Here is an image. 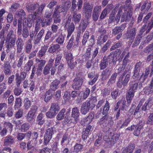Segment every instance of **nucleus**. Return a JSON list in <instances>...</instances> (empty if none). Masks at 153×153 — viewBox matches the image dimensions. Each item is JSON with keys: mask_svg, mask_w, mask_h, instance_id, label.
Wrapping results in <instances>:
<instances>
[{"mask_svg": "<svg viewBox=\"0 0 153 153\" xmlns=\"http://www.w3.org/2000/svg\"><path fill=\"white\" fill-rule=\"evenodd\" d=\"M83 9L85 14H87L88 16L91 15L93 9L92 6L88 3H85L84 4Z\"/></svg>", "mask_w": 153, "mask_h": 153, "instance_id": "4468645a", "label": "nucleus"}, {"mask_svg": "<svg viewBox=\"0 0 153 153\" xmlns=\"http://www.w3.org/2000/svg\"><path fill=\"white\" fill-rule=\"evenodd\" d=\"M33 61L32 60H29L25 65L24 69L25 71H29L31 68V67L33 64Z\"/></svg>", "mask_w": 153, "mask_h": 153, "instance_id": "a19ab883", "label": "nucleus"}, {"mask_svg": "<svg viewBox=\"0 0 153 153\" xmlns=\"http://www.w3.org/2000/svg\"><path fill=\"white\" fill-rule=\"evenodd\" d=\"M147 122V124L151 125L153 124V112L150 114Z\"/></svg>", "mask_w": 153, "mask_h": 153, "instance_id": "0e129e2a", "label": "nucleus"}, {"mask_svg": "<svg viewBox=\"0 0 153 153\" xmlns=\"http://www.w3.org/2000/svg\"><path fill=\"white\" fill-rule=\"evenodd\" d=\"M117 76V74L116 73H114L112 75L111 78L108 82V83L109 85H110V84H112L115 82Z\"/></svg>", "mask_w": 153, "mask_h": 153, "instance_id": "de8ad7c7", "label": "nucleus"}, {"mask_svg": "<svg viewBox=\"0 0 153 153\" xmlns=\"http://www.w3.org/2000/svg\"><path fill=\"white\" fill-rule=\"evenodd\" d=\"M107 12V8H105L102 12L100 18V19H104L106 16Z\"/></svg>", "mask_w": 153, "mask_h": 153, "instance_id": "774afa93", "label": "nucleus"}, {"mask_svg": "<svg viewBox=\"0 0 153 153\" xmlns=\"http://www.w3.org/2000/svg\"><path fill=\"white\" fill-rule=\"evenodd\" d=\"M32 47V45L31 43V41L30 40L26 42V45L25 46V51L26 53H29L31 50Z\"/></svg>", "mask_w": 153, "mask_h": 153, "instance_id": "5701e85b", "label": "nucleus"}, {"mask_svg": "<svg viewBox=\"0 0 153 153\" xmlns=\"http://www.w3.org/2000/svg\"><path fill=\"white\" fill-rule=\"evenodd\" d=\"M142 82L140 81V82H137L135 80L131 81L129 83V90L135 92L138 87L141 88L142 87Z\"/></svg>", "mask_w": 153, "mask_h": 153, "instance_id": "39448f33", "label": "nucleus"}, {"mask_svg": "<svg viewBox=\"0 0 153 153\" xmlns=\"http://www.w3.org/2000/svg\"><path fill=\"white\" fill-rule=\"evenodd\" d=\"M47 49V47L45 46L42 47L41 49L38 52V56L41 58L45 54Z\"/></svg>", "mask_w": 153, "mask_h": 153, "instance_id": "c9c22d12", "label": "nucleus"}, {"mask_svg": "<svg viewBox=\"0 0 153 153\" xmlns=\"http://www.w3.org/2000/svg\"><path fill=\"white\" fill-rule=\"evenodd\" d=\"M125 12L123 13L122 16L121 22H128L129 19L131 18L132 15V13L131 10H128V11L127 10H124Z\"/></svg>", "mask_w": 153, "mask_h": 153, "instance_id": "9b49d317", "label": "nucleus"}, {"mask_svg": "<svg viewBox=\"0 0 153 153\" xmlns=\"http://www.w3.org/2000/svg\"><path fill=\"white\" fill-rule=\"evenodd\" d=\"M123 1L125 2V4L121 6L119 8L117 16L118 21L120 20L121 14H122L123 10V9L125 10H127V9L128 8L131 3L130 0H123Z\"/></svg>", "mask_w": 153, "mask_h": 153, "instance_id": "0eeeda50", "label": "nucleus"}, {"mask_svg": "<svg viewBox=\"0 0 153 153\" xmlns=\"http://www.w3.org/2000/svg\"><path fill=\"white\" fill-rule=\"evenodd\" d=\"M126 27V24H123L120 27H116L113 30L112 33L116 35L119 33L120 32L123 31Z\"/></svg>", "mask_w": 153, "mask_h": 153, "instance_id": "a211bd4d", "label": "nucleus"}, {"mask_svg": "<svg viewBox=\"0 0 153 153\" xmlns=\"http://www.w3.org/2000/svg\"><path fill=\"white\" fill-rule=\"evenodd\" d=\"M51 68L46 65L44 68L43 71V73L45 75H47L49 74Z\"/></svg>", "mask_w": 153, "mask_h": 153, "instance_id": "338daca9", "label": "nucleus"}, {"mask_svg": "<svg viewBox=\"0 0 153 153\" xmlns=\"http://www.w3.org/2000/svg\"><path fill=\"white\" fill-rule=\"evenodd\" d=\"M22 100L20 98H17L16 99L14 108L15 109L20 108L21 106Z\"/></svg>", "mask_w": 153, "mask_h": 153, "instance_id": "c03bdc74", "label": "nucleus"}, {"mask_svg": "<svg viewBox=\"0 0 153 153\" xmlns=\"http://www.w3.org/2000/svg\"><path fill=\"white\" fill-rule=\"evenodd\" d=\"M22 21L21 19H20L19 20L18 24V29L17 33L18 35H20L21 34V31L22 29Z\"/></svg>", "mask_w": 153, "mask_h": 153, "instance_id": "8fccbe9b", "label": "nucleus"}, {"mask_svg": "<svg viewBox=\"0 0 153 153\" xmlns=\"http://www.w3.org/2000/svg\"><path fill=\"white\" fill-rule=\"evenodd\" d=\"M130 52L128 48L125 49L120 55L119 59L122 60L123 59L122 64V67L119 68V71H122L125 68L127 64L130 62V60L128 59L129 57Z\"/></svg>", "mask_w": 153, "mask_h": 153, "instance_id": "f03ea898", "label": "nucleus"}, {"mask_svg": "<svg viewBox=\"0 0 153 153\" xmlns=\"http://www.w3.org/2000/svg\"><path fill=\"white\" fill-rule=\"evenodd\" d=\"M134 146L132 144L129 146L127 149H124L122 153H131L134 149Z\"/></svg>", "mask_w": 153, "mask_h": 153, "instance_id": "e433bc0d", "label": "nucleus"}, {"mask_svg": "<svg viewBox=\"0 0 153 153\" xmlns=\"http://www.w3.org/2000/svg\"><path fill=\"white\" fill-rule=\"evenodd\" d=\"M135 93L128 90L127 93L126 94V98L127 102L128 104H130L131 103V101Z\"/></svg>", "mask_w": 153, "mask_h": 153, "instance_id": "aec40b11", "label": "nucleus"}, {"mask_svg": "<svg viewBox=\"0 0 153 153\" xmlns=\"http://www.w3.org/2000/svg\"><path fill=\"white\" fill-rule=\"evenodd\" d=\"M94 107V104H91V105L90 102L89 101L87 100L84 102L81 106L80 109L81 112L83 114H86L89 111L90 108L92 109Z\"/></svg>", "mask_w": 153, "mask_h": 153, "instance_id": "20e7f679", "label": "nucleus"}, {"mask_svg": "<svg viewBox=\"0 0 153 153\" xmlns=\"http://www.w3.org/2000/svg\"><path fill=\"white\" fill-rule=\"evenodd\" d=\"M65 11V8L64 7L62 6H57L55 8L54 13L57 14H59L61 12H63Z\"/></svg>", "mask_w": 153, "mask_h": 153, "instance_id": "cd10ccee", "label": "nucleus"}, {"mask_svg": "<svg viewBox=\"0 0 153 153\" xmlns=\"http://www.w3.org/2000/svg\"><path fill=\"white\" fill-rule=\"evenodd\" d=\"M83 146L81 144H76L74 147V152H78L82 149Z\"/></svg>", "mask_w": 153, "mask_h": 153, "instance_id": "bf43d9fd", "label": "nucleus"}, {"mask_svg": "<svg viewBox=\"0 0 153 153\" xmlns=\"http://www.w3.org/2000/svg\"><path fill=\"white\" fill-rule=\"evenodd\" d=\"M67 62L71 69L74 68V65L73 62V58L72 54L71 53H66L65 55Z\"/></svg>", "mask_w": 153, "mask_h": 153, "instance_id": "1a4fd4ad", "label": "nucleus"}, {"mask_svg": "<svg viewBox=\"0 0 153 153\" xmlns=\"http://www.w3.org/2000/svg\"><path fill=\"white\" fill-rule=\"evenodd\" d=\"M75 28L74 24L72 22L69 24L67 29L68 34L67 36V39H68L72 33L74 31Z\"/></svg>", "mask_w": 153, "mask_h": 153, "instance_id": "f3484780", "label": "nucleus"}, {"mask_svg": "<svg viewBox=\"0 0 153 153\" xmlns=\"http://www.w3.org/2000/svg\"><path fill=\"white\" fill-rule=\"evenodd\" d=\"M136 33V30L135 28H133L128 30L126 34V38L127 39H129L131 43L133 42Z\"/></svg>", "mask_w": 153, "mask_h": 153, "instance_id": "423d86ee", "label": "nucleus"}, {"mask_svg": "<svg viewBox=\"0 0 153 153\" xmlns=\"http://www.w3.org/2000/svg\"><path fill=\"white\" fill-rule=\"evenodd\" d=\"M150 67H151L149 66V67L146 68L144 75L143 76V74H142L141 76L139 79L141 82H143L146 79L150 72Z\"/></svg>", "mask_w": 153, "mask_h": 153, "instance_id": "6ab92c4d", "label": "nucleus"}, {"mask_svg": "<svg viewBox=\"0 0 153 153\" xmlns=\"http://www.w3.org/2000/svg\"><path fill=\"white\" fill-rule=\"evenodd\" d=\"M59 110V107L57 104L53 103L51 107L50 111L53 112L56 114Z\"/></svg>", "mask_w": 153, "mask_h": 153, "instance_id": "b1692460", "label": "nucleus"}, {"mask_svg": "<svg viewBox=\"0 0 153 153\" xmlns=\"http://www.w3.org/2000/svg\"><path fill=\"white\" fill-rule=\"evenodd\" d=\"M53 130L52 128H50L46 130L44 136V143H48L52 137Z\"/></svg>", "mask_w": 153, "mask_h": 153, "instance_id": "6e6552de", "label": "nucleus"}, {"mask_svg": "<svg viewBox=\"0 0 153 153\" xmlns=\"http://www.w3.org/2000/svg\"><path fill=\"white\" fill-rule=\"evenodd\" d=\"M16 44L17 45V52L20 53L23 49L24 45L22 40L21 38H19L16 41Z\"/></svg>", "mask_w": 153, "mask_h": 153, "instance_id": "2eb2a0df", "label": "nucleus"}, {"mask_svg": "<svg viewBox=\"0 0 153 153\" xmlns=\"http://www.w3.org/2000/svg\"><path fill=\"white\" fill-rule=\"evenodd\" d=\"M14 139L12 136L6 137L4 140V143H12L14 142Z\"/></svg>", "mask_w": 153, "mask_h": 153, "instance_id": "49530a36", "label": "nucleus"}, {"mask_svg": "<svg viewBox=\"0 0 153 153\" xmlns=\"http://www.w3.org/2000/svg\"><path fill=\"white\" fill-rule=\"evenodd\" d=\"M34 116L35 115L28 112L26 117L27 120L29 122L34 121L35 120L34 118Z\"/></svg>", "mask_w": 153, "mask_h": 153, "instance_id": "603ef678", "label": "nucleus"}, {"mask_svg": "<svg viewBox=\"0 0 153 153\" xmlns=\"http://www.w3.org/2000/svg\"><path fill=\"white\" fill-rule=\"evenodd\" d=\"M108 65V62L106 58L104 57L100 65V69L103 70Z\"/></svg>", "mask_w": 153, "mask_h": 153, "instance_id": "37998d69", "label": "nucleus"}, {"mask_svg": "<svg viewBox=\"0 0 153 153\" xmlns=\"http://www.w3.org/2000/svg\"><path fill=\"white\" fill-rule=\"evenodd\" d=\"M74 83L72 85V88L75 90H78L81 87L83 83L82 78H75L74 80Z\"/></svg>", "mask_w": 153, "mask_h": 153, "instance_id": "9d476101", "label": "nucleus"}, {"mask_svg": "<svg viewBox=\"0 0 153 153\" xmlns=\"http://www.w3.org/2000/svg\"><path fill=\"white\" fill-rule=\"evenodd\" d=\"M36 62L38 64V68L42 69L46 63L45 60H40L38 59H36Z\"/></svg>", "mask_w": 153, "mask_h": 153, "instance_id": "58836bf2", "label": "nucleus"}, {"mask_svg": "<svg viewBox=\"0 0 153 153\" xmlns=\"http://www.w3.org/2000/svg\"><path fill=\"white\" fill-rule=\"evenodd\" d=\"M141 129L139 128L138 126H136L134 127V135L138 136L140 133V131Z\"/></svg>", "mask_w": 153, "mask_h": 153, "instance_id": "69168bd1", "label": "nucleus"}, {"mask_svg": "<svg viewBox=\"0 0 153 153\" xmlns=\"http://www.w3.org/2000/svg\"><path fill=\"white\" fill-rule=\"evenodd\" d=\"M25 13L23 10H21L20 11L17 12L15 15V19L13 22V25L16 26L17 24V21H18L20 19H21V21L23 19V25L26 27L28 26L30 27L32 25L33 21L36 18V13L33 14L29 15L28 16L27 19L24 17Z\"/></svg>", "mask_w": 153, "mask_h": 153, "instance_id": "f257e3e1", "label": "nucleus"}, {"mask_svg": "<svg viewBox=\"0 0 153 153\" xmlns=\"http://www.w3.org/2000/svg\"><path fill=\"white\" fill-rule=\"evenodd\" d=\"M38 109V108L37 106L36 105H33L32 106L30 110L28 112L35 115Z\"/></svg>", "mask_w": 153, "mask_h": 153, "instance_id": "4d7b16f0", "label": "nucleus"}, {"mask_svg": "<svg viewBox=\"0 0 153 153\" xmlns=\"http://www.w3.org/2000/svg\"><path fill=\"white\" fill-rule=\"evenodd\" d=\"M60 46L58 44H52L48 48V51L50 53H53L59 51Z\"/></svg>", "mask_w": 153, "mask_h": 153, "instance_id": "dca6fc26", "label": "nucleus"}, {"mask_svg": "<svg viewBox=\"0 0 153 153\" xmlns=\"http://www.w3.org/2000/svg\"><path fill=\"white\" fill-rule=\"evenodd\" d=\"M79 109L76 107L73 108L72 110L71 116L75 122H77L79 120Z\"/></svg>", "mask_w": 153, "mask_h": 153, "instance_id": "ddd939ff", "label": "nucleus"}, {"mask_svg": "<svg viewBox=\"0 0 153 153\" xmlns=\"http://www.w3.org/2000/svg\"><path fill=\"white\" fill-rule=\"evenodd\" d=\"M27 146L28 149L31 150L28 153H33V152L36 153L37 152L36 149L34 148V146H32V144H27Z\"/></svg>", "mask_w": 153, "mask_h": 153, "instance_id": "6e6d98bb", "label": "nucleus"}, {"mask_svg": "<svg viewBox=\"0 0 153 153\" xmlns=\"http://www.w3.org/2000/svg\"><path fill=\"white\" fill-rule=\"evenodd\" d=\"M4 125V128H7L10 132L12 131L13 125L11 123L8 122H5Z\"/></svg>", "mask_w": 153, "mask_h": 153, "instance_id": "864d4df0", "label": "nucleus"}, {"mask_svg": "<svg viewBox=\"0 0 153 153\" xmlns=\"http://www.w3.org/2000/svg\"><path fill=\"white\" fill-rule=\"evenodd\" d=\"M41 22L42 23V26H43L44 25L42 24L43 22H42L41 18L40 16H39L38 18L37 19L36 21V24L35 27V30L36 32H37L38 30V28H37V25H39Z\"/></svg>", "mask_w": 153, "mask_h": 153, "instance_id": "680f3d73", "label": "nucleus"}, {"mask_svg": "<svg viewBox=\"0 0 153 153\" xmlns=\"http://www.w3.org/2000/svg\"><path fill=\"white\" fill-rule=\"evenodd\" d=\"M122 45L121 42L118 41L114 45H113L110 48L111 51L115 50L117 48L120 47Z\"/></svg>", "mask_w": 153, "mask_h": 153, "instance_id": "052dcab7", "label": "nucleus"}, {"mask_svg": "<svg viewBox=\"0 0 153 153\" xmlns=\"http://www.w3.org/2000/svg\"><path fill=\"white\" fill-rule=\"evenodd\" d=\"M16 85L17 87H19L22 81L24 79L21 77L20 75L18 73H16Z\"/></svg>", "mask_w": 153, "mask_h": 153, "instance_id": "bb28decb", "label": "nucleus"}, {"mask_svg": "<svg viewBox=\"0 0 153 153\" xmlns=\"http://www.w3.org/2000/svg\"><path fill=\"white\" fill-rule=\"evenodd\" d=\"M38 4H32L27 7V10L29 12H34V11L38 6Z\"/></svg>", "mask_w": 153, "mask_h": 153, "instance_id": "09e8293b", "label": "nucleus"}, {"mask_svg": "<svg viewBox=\"0 0 153 153\" xmlns=\"http://www.w3.org/2000/svg\"><path fill=\"white\" fill-rule=\"evenodd\" d=\"M88 76L89 78H92L94 77V79H93L89 82V84L90 85H92L94 84L96 82L98 77V74L94 76L93 74L90 73L88 74Z\"/></svg>", "mask_w": 153, "mask_h": 153, "instance_id": "412c9836", "label": "nucleus"}, {"mask_svg": "<svg viewBox=\"0 0 153 153\" xmlns=\"http://www.w3.org/2000/svg\"><path fill=\"white\" fill-rule=\"evenodd\" d=\"M65 109L63 108L60 111L56 117V118L58 120H60L64 118L65 116Z\"/></svg>", "mask_w": 153, "mask_h": 153, "instance_id": "ea45409f", "label": "nucleus"}, {"mask_svg": "<svg viewBox=\"0 0 153 153\" xmlns=\"http://www.w3.org/2000/svg\"><path fill=\"white\" fill-rule=\"evenodd\" d=\"M81 15L80 14H77L75 12L73 14L72 20L75 24L78 23L81 19Z\"/></svg>", "mask_w": 153, "mask_h": 153, "instance_id": "4be33fe9", "label": "nucleus"}, {"mask_svg": "<svg viewBox=\"0 0 153 153\" xmlns=\"http://www.w3.org/2000/svg\"><path fill=\"white\" fill-rule=\"evenodd\" d=\"M30 128V125L28 123H25L21 126V130L22 131L25 132L28 130Z\"/></svg>", "mask_w": 153, "mask_h": 153, "instance_id": "13d9d810", "label": "nucleus"}, {"mask_svg": "<svg viewBox=\"0 0 153 153\" xmlns=\"http://www.w3.org/2000/svg\"><path fill=\"white\" fill-rule=\"evenodd\" d=\"M16 39V35L13 34V30H10L7 34L6 39V42L8 44V48L14 46L15 45Z\"/></svg>", "mask_w": 153, "mask_h": 153, "instance_id": "7ed1b4c3", "label": "nucleus"}, {"mask_svg": "<svg viewBox=\"0 0 153 153\" xmlns=\"http://www.w3.org/2000/svg\"><path fill=\"white\" fill-rule=\"evenodd\" d=\"M121 53V51L120 49H117L114 52H111L109 54L108 58H110L111 57L112 58V61L113 62H115L118 58Z\"/></svg>", "mask_w": 153, "mask_h": 153, "instance_id": "f8f14e48", "label": "nucleus"}, {"mask_svg": "<svg viewBox=\"0 0 153 153\" xmlns=\"http://www.w3.org/2000/svg\"><path fill=\"white\" fill-rule=\"evenodd\" d=\"M44 30L43 29L41 30L37 35V37L36 38L35 43L37 44L41 39L43 34L44 33Z\"/></svg>", "mask_w": 153, "mask_h": 153, "instance_id": "2f4dec72", "label": "nucleus"}, {"mask_svg": "<svg viewBox=\"0 0 153 153\" xmlns=\"http://www.w3.org/2000/svg\"><path fill=\"white\" fill-rule=\"evenodd\" d=\"M43 114L40 113L37 117L36 121L39 125H42L45 122V120L43 119Z\"/></svg>", "mask_w": 153, "mask_h": 153, "instance_id": "c85d7f7f", "label": "nucleus"}, {"mask_svg": "<svg viewBox=\"0 0 153 153\" xmlns=\"http://www.w3.org/2000/svg\"><path fill=\"white\" fill-rule=\"evenodd\" d=\"M125 101H119L118 102L117 104V105L115 108L114 110L116 111L117 110L118 108L120 105L121 106V107L120 108V109H121V110H123L125 106Z\"/></svg>", "mask_w": 153, "mask_h": 153, "instance_id": "393cba45", "label": "nucleus"}, {"mask_svg": "<svg viewBox=\"0 0 153 153\" xmlns=\"http://www.w3.org/2000/svg\"><path fill=\"white\" fill-rule=\"evenodd\" d=\"M53 22L54 23L56 24L60 23L61 20L59 14H57L55 13H54L53 15Z\"/></svg>", "mask_w": 153, "mask_h": 153, "instance_id": "79ce46f5", "label": "nucleus"}, {"mask_svg": "<svg viewBox=\"0 0 153 153\" xmlns=\"http://www.w3.org/2000/svg\"><path fill=\"white\" fill-rule=\"evenodd\" d=\"M109 103L108 101L106 100L103 110L102 114L103 115L104 114H107L108 111H109Z\"/></svg>", "mask_w": 153, "mask_h": 153, "instance_id": "4c0bfd02", "label": "nucleus"}, {"mask_svg": "<svg viewBox=\"0 0 153 153\" xmlns=\"http://www.w3.org/2000/svg\"><path fill=\"white\" fill-rule=\"evenodd\" d=\"M89 32L86 31L84 33L83 36L82 43L83 45H85L89 37Z\"/></svg>", "mask_w": 153, "mask_h": 153, "instance_id": "72a5a7b5", "label": "nucleus"}, {"mask_svg": "<svg viewBox=\"0 0 153 153\" xmlns=\"http://www.w3.org/2000/svg\"><path fill=\"white\" fill-rule=\"evenodd\" d=\"M143 91L146 94H151L153 93V89L148 85L144 88Z\"/></svg>", "mask_w": 153, "mask_h": 153, "instance_id": "a18cd8bd", "label": "nucleus"}, {"mask_svg": "<svg viewBox=\"0 0 153 153\" xmlns=\"http://www.w3.org/2000/svg\"><path fill=\"white\" fill-rule=\"evenodd\" d=\"M60 82L57 80H54L51 83L50 88L51 90L55 91L57 88V86Z\"/></svg>", "mask_w": 153, "mask_h": 153, "instance_id": "473e14b6", "label": "nucleus"}, {"mask_svg": "<svg viewBox=\"0 0 153 153\" xmlns=\"http://www.w3.org/2000/svg\"><path fill=\"white\" fill-rule=\"evenodd\" d=\"M65 36H64L62 34L58 36L56 39V42L60 45H62L64 42L65 40Z\"/></svg>", "mask_w": 153, "mask_h": 153, "instance_id": "f704fd0d", "label": "nucleus"}, {"mask_svg": "<svg viewBox=\"0 0 153 153\" xmlns=\"http://www.w3.org/2000/svg\"><path fill=\"white\" fill-rule=\"evenodd\" d=\"M52 94H51V91L49 90L47 91L45 94L44 101L46 102L49 101L52 98Z\"/></svg>", "mask_w": 153, "mask_h": 153, "instance_id": "a878e982", "label": "nucleus"}, {"mask_svg": "<svg viewBox=\"0 0 153 153\" xmlns=\"http://www.w3.org/2000/svg\"><path fill=\"white\" fill-rule=\"evenodd\" d=\"M62 58V56L60 54H58L56 56L54 64V66H56L59 65Z\"/></svg>", "mask_w": 153, "mask_h": 153, "instance_id": "e2e57ef3", "label": "nucleus"}, {"mask_svg": "<svg viewBox=\"0 0 153 153\" xmlns=\"http://www.w3.org/2000/svg\"><path fill=\"white\" fill-rule=\"evenodd\" d=\"M31 105V102L27 98H26L24 100V107L26 110L28 109Z\"/></svg>", "mask_w": 153, "mask_h": 153, "instance_id": "7c9ffc66", "label": "nucleus"}, {"mask_svg": "<svg viewBox=\"0 0 153 153\" xmlns=\"http://www.w3.org/2000/svg\"><path fill=\"white\" fill-rule=\"evenodd\" d=\"M4 71L6 75L10 74V66L9 63H7L4 64Z\"/></svg>", "mask_w": 153, "mask_h": 153, "instance_id": "c756f323", "label": "nucleus"}, {"mask_svg": "<svg viewBox=\"0 0 153 153\" xmlns=\"http://www.w3.org/2000/svg\"><path fill=\"white\" fill-rule=\"evenodd\" d=\"M22 35L24 38H26L28 37L29 35V33L27 27L23 28Z\"/></svg>", "mask_w": 153, "mask_h": 153, "instance_id": "5fc2aeb1", "label": "nucleus"}, {"mask_svg": "<svg viewBox=\"0 0 153 153\" xmlns=\"http://www.w3.org/2000/svg\"><path fill=\"white\" fill-rule=\"evenodd\" d=\"M130 77V74H127L123 80H122V82L123 85L125 86L127 85V84L129 80Z\"/></svg>", "mask_w": 153, "mask_h": 153, "instance_id": "3c124183", "label": "nucleus"}]
</instances>
